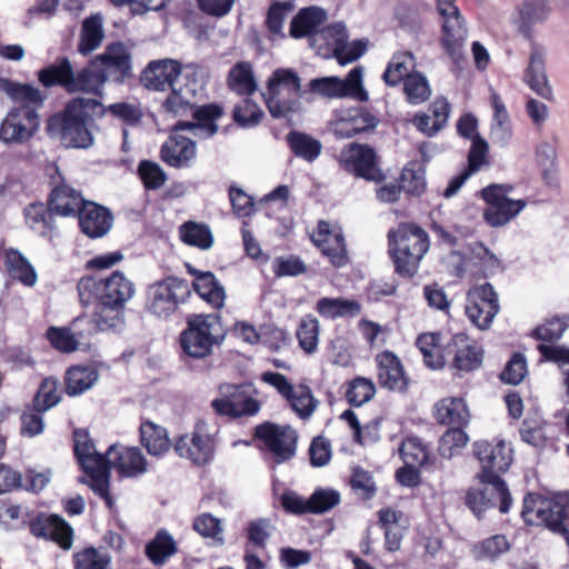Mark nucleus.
Listing matches in <instances>:
<instances>
[{
    "instance_id": "1",
    "label": "nucleus",
    "mask_w": 569,
    "mask_h": 569,
    "mask_svg": "<svg viewBox=\"0 0 569 569\" xmlns=\"http://www.w3.org/2000/svg\"><path fill=\"white\" fill-rule=\"evenodd\" d=\"M78 293L83 306L98 302V310L89 321L94 330L104 331L116 329L122 322V311L134 296L136 287L124 273L113 271L104 278L82 277L78 282Z\"/></svg>"
},
{
    "instance_id": "2",
    "label": "nucleus",
    "mask_w": 569,
    "mask_h": 569,
    "mask_svg": "<svg viewBox=\"0 0 569 569\" xmlns=\"http://www.w3.org/2000/svg\"><path fill=\"white\" fill-rule=\"evenodd\" d=\"M550 13L551 7L548 0H522L515 8L510 18L518 33L530 41L525 81L531 90L545 99H549L552 93L546 72L548 49L545 44L533 40V27L547 21Z\"/></svg>"
},
{
    "instance_id": "3",
    "label": "nucleus",
    "mask_w": 569,
    "mask_h": 569,
    "mask_svg": "<svg viewBox=\"0 0 569 569\" xmlns=\"http://www.w3.org/2000/svg\"><path fill=\"white\" fill-rule=\"evenodd\" d=\"M222 116V109L217 104L198 107L193 112L194 121H179L171 134L160 149L161 160L173 168L190 167L197 156L196 142L180 131H190L193 137L208 139L217 133L216 120Z\"/></svg>"
},
{
    "instance_id": "4",
    "label": "nucleus",
    "mask_w": 569,
    "mask_h": 569,
    "mask_svg": "<svg viewBox=\"0 0 569 569\" xmlns=\"http://www.w3.org/2000/svg\"><path fill=\"white\" fill-rule=\"evenodd\" d=\"M98 109H102V106L97 99L73 98L62 112L48 119L46 130L64 148L88 149L94 142L93 134L88 128V120L90 112L97 113Z\"/></svg>"
},
{
    "instance_id": "5",
    "label": "nucleus",
    "mask_w": 569,
    "mask_h": 569,
    "mask_svg": "<svg viewBox=\"0 0 569 569\" xmlns=\"http://www.w3.org/2000/svg\"><path fill=\"white\" fill-rule=\"evenodd\" d=\"M389 254L397 274L412 278L419 270L420 261L429 250L428 233L411 223H401L388 232Z\"/></svg>"
},
{
    "instance_id": "6",
    "label": "nucleus",
    "mask_w": 569,
    "mask_h": 569,
    "mask_svg": "<svg viewBox=\"0 0 569 569\" xmlns=\"http://www.w3.org/2000/svg\"><path fill=\"white\" fill-rule=\"evenodd\" d=\"M307 93L301 88V79L291 69H276L267 82L263 93L266 106L276 119H287L299 114L302 110L301 98Z\"/></svg>"
},
{
    "instance_id": "7",
    "label": "nucleus",
    "mask_w": 569,
    "mask_h": 569,
    "mask_svg": "<svg viewBox=\"0 0 569 569\" xmlns=\"http://www.w3.org/2000/svg\"><path fill=\"white\" fill-rule=\"evenodd\" d=\"M39 81L44 87L61 86L68 92H87L101 94L106 76L101 72L97 61L74 73L70 61L67 58L58 63L49 66L39 71Z\"/></svg>"
},
{
    "instance_id": "8",
    "label": "nucleus",
    "mask_w": 569,
    "mask_h": 569,
    "mask_svg": "<svg viewBox=\"0 0 569 569\" xmlns=\"http://www.w3.org/2000/svg\"><path fill=\"white\" fill-rule=\"evenodd\" d=\"M73 439L76 458L82 471L88 476V479L81 477L80 482L87 483L111 509L113 501L109 493L110 472L108 471L107 455H101L96 450L93 441L84 430H76Z\"/></svg>"
},
{
    "instance_id": "9",
    "label": "nucleus",
    "mask_w": 569,
    "mask_h": 569,
    "mask_svg": "<svg viewBox=\"0 0 569 569\" xmlns=\"http://www.w3.org/2000/svg\"><path fill=\"white\" fill-rule=\"evenodd\" d=\"M521 517L528 525H545L562 536L569 545V503L561 497H542L528 493L523 498Z\"/></svg>"
},
{
    "instance_id": "10",
    "label": "nucleus",
    "mask_w": 569,
    "mask_h": 569,
    "mask_svg": "<svg viewBox=\"0 0 569 569\" xmlns=\"http://www.w3.org/2000/svg\"><path fill=\"white\" fill-rule=\"evenodd\" d=\"M456 0H438L436 11L440 26L439 43L452 63L459 66L465 60L468 39V23Z\"/></svg>"
},
{
    "instance_id": "11",
    "label": "nucleus",
    "mask_w": 569,
    "mask_h": 569,
    "mask_svg": "<svg viewBox=\"0 0 569 569\" xmlns=\"http://www.w3.org/2000/svg\"><path fill=\"white\" fill-rule=\"evenodd\" d=\"M224 339L219 317L213 315H194L188 319V327L180 335L183 352L194 359H203L212 352L216 345Z\"/></svg>"
},
{
    "instance_id": "12",
    "label": "nucleus",
    "mask_w": 569,
    "mask_h": 569,
    "mask_svg": "<svg viewBox=\"0 0 569 569\" xmlns=\"http://www.w3.org/2000/svg\"><path fill=\"white\" fill-rule=\"evenodd\" d=\"M191 291L186 280L168 277L149 286L147 290V310L157 318L167 319L174 315L188 300Z\"/></svg>"
},
{
    "instance_id": "13",
    "label": "nucleus",
    "mask_w": 569,
    "mask_h": 569,
    "mask_svg": "<svg viewBox=\"0 0 569 569\" xmlns=\"http://www.w3.org/2000/svg\"><path fill=\"white\" fill-rule=\"evenodd\" d=\"M511 187L490 184L481 190V196L488 207L483 211L485 221L493 228L506 226L527 206L525 200H512L507 197Z\"/></svg>"
},
{
    "instance_id": "14",
    "label": "nucleus",
    "mask_w": 569,
    "mask_h": 569,
    "mask_svg": "<svg viewBox=\"0 0 569 569\" xmlns=\"http://www.w3.org/2000/svg\"><path fill=\"white\" fill-rule=\"evenodd\" d=\"M473 451L481 465V472L478 473L480 481L505 482L500 473L506 472L512 463V448L510 443L499 440L497 443L489 441H477Z\"/></svg>"
},
{
    "instance_id": "15",
    "label": "nucleus",
    "mask_w": 569,
    "mask_h": 569,
    "mask_svg": "<svg viewBox=\"0 0 569 569\" xmlns=\"http://www.w3.org/2000/svg\"><path fill=\"white\" fill-rule=\"evenodd\" d=\"M362 68L356 67L350 70L345 80L338 77L316 78L309 82L308 87L311 93L329 99L351 97L359 101H367L369 96L362 86Z\"/></svg>"
},
{
    "instance_id": "16",
    "label": "nucleus",
    "mask_w": 569,
    "mask_h": 569,
    "mask_svg": "<svg viewBox=\"0 0 569 569\" xmlns=\"http://www.w3.org/2000/svg\"><path fill=\"white\" fill-rule=\"evenodd\" d=\"M263 382L272 386L290 405V408L301 419H308L318 407V400L306 385H291L286 376L267 371L261 376Z\"/></svg>"
},
{
    "instance_id": "17",
    "label": "nucleus",
    "mask_w": 569,
    "mask_h": 569,
    "mask_svg": "<svg viewBox=\"0 0 569 569\" xmlns=\"http://www.w3.org/2000/svg\"><path fill=\"white\" fill-rule=\"evenodd\" d=\"M499 310L498 295L489 282L476 286L467 292L465 312L478 329L487 330Z\"/></svg>"
},
{
    "instance_id": "18",
    "label": "nucleus",
    "mask_w": 569,
    "mask_h": 569,
    "mask_svg": "<svg viewBox=\"0 0 569 569\" xmlns=\"http://www.w3.org/2000/svg\"><path fill=\"white\" fill-rule=\"evenodd\" d=\"M483 487L470 488L466 495V505L477 518L496 506L501 513H508L512 506V497L506 482L480 481Z\"/></svg>"
},
{
    "instance_id": "19",
    "label": "nucleus",
    "mask_w": 569,
    "mask_h": 569,
    "mask_svg": "<svg viewBox=\"0 0 569 569\" xmlns=\"http://www.w3.org/2000/svg\"><path fill=\"white\" fill-rule=\"evenodd\" d=\"M39 127V114L34 109L16 107L0 124V140L7 144H22L37 133Z\"/></svg>"
},
{
    "instance_id": "20",
    "label": "nucleus",
    "mask_w": 569,
    "mask_h": 569,
    "mask_svg": "<svg viewBox=\"0 0 569 569\" xmlns=\"http://www.w3.org/2000/svg\"><path fill=\"white\" fill-rule=\"evenodd\" d=\"M256 437L261 439L277 463L291 459L297 449V432L290 426L263 423L256 428Z\"/></svg>"
},
{
    "instance_id": "21",
    "label": "nucleus",
    "mask_w": 569,
    "mask_h": 569,
    "mask_svg": "<svg viewBox=\"0 0 569 569\" xmlns=\"http://www.w3.org/2000/svg\"><path fill=\"white\" fill-rule=\"evenodd\" d=\"M340 163L345 170L366 180L381 181L385 178L378 167L376 151L367 144H350L342 150Z\"/></svg>"
},
{
    "instance_id": "22",
    "label": "nucleus",
    "mask_w": 569,
    "mask_h": 569,
    "mask_svg": "<svg viewBox=\"0 0 569 569\" xmlns=\"http://www.w3.org/2000/svg\"><path fill=\"white\" fill-rule=\"evenodd\" d=\"M108 471L113 468L120 477L136 478L147 472L148 462L138 447L112 445L107 451Z\"/></svg>"
},
{
    "instance_id": "23",
    "label": "nucleus",
    "mask_w": 569,
    "mask_h": 569,
    "mask_svg": "<svg viewBox=\"0 0 569 569\" xmlns=\"http://www.w3.org/2000/svg\"><path fill=\"white\" fill-rule=\"evenodd\" d=\"M29 529L34 537L50 539L62 549L68 550L72 546L73 530L58 515L40 513L30 520Z\"/></svg>"
},
{
    "instance_id": "24",
    "label": "nucleus",
    "mask_w": 569,
    "mask_h": 569,
    "mask_svg": "<svg viewBox=\"0 0 569 569\" xmlns=\"http://www.w3.org/2000/svg\"><path fill=\"white\" fill-rule=\"evenodd\" d=\"M320 36L332 48L340 64L350 63L366 52V43L362 41L348 42L347 29L342 22L323 28Z\"/></svg>"
},
{
    "instance_id": "25",
    "label": "nucleus",
    "mask_w": 569,
    "mask_h": 569,
    "mask_svg": "<svg viewBox=\"0 0 569 569\" xmlns=\"http://www.w3.org/2000/svg\"><path fill=\"white\" fill-rule=\"evenodd\" d=\"M94 61L98 62L107 81L120 83L131 74V54L121 42L109 44Z\"/></svg>"
},
{
    "instance_id": "26",
    "label": "nucleus",
    "mask_w": 569,
    "mask_h": 569,
    "mask_svg": "<svg viewBox=\"0 0 569 569\" xmlns=\"http://www.w3.org/2000/svg\"><path fill=\"white\" fill-rule=\"evenodd\" d=\"M445 352L453 356V366L459 371L469 372L478 369L482 363L481 348L466 333L452 336Z\"/></svg>"
},
{
    "instance_id": "27",
    "label": "nucleus",
    "mask_w": 569,
    "mask_h": 569,
    "mask_svg": "<svg viewBox=\"0 0 569 569\" xmlns=\"http://www.w3.org/2000/svg\"><path fill=\"white\" fill-rule=\"evenodd\" d=\"M180 74L181 64L177 60H156L151 61L143 70L141 81L150 90L164 91L177 86Z\"/></svg>"
},
{
    "instance_id": "28",
    "label": "nucleus",
    "mask_w": 569,
    "mask_h": 569,
    "mask_svg": "<svg viewBox=\"0 0 569 569\" xmlns=\"http://www.w3.org/2000/svg\"><path fill=\"white\" fill-rule=\"evenodd\" d=\"M377 365V378L380 387L403 392L408 387V379L405 375L400 359L389 350H385L375 357Z\"/></svg>"
},
{
    "instance_id": "29",
    "label": "nucleus",
    "mask_w": 569,
    "mask_h": 569,
    "mask_svg": "<svg viewBox=\"0 0 569 569\" xmlns=\"http://www.w3.org/2000/svg\"><path fill=\"white\" fill-rule=\"evenodd\" d=\"M213 449L214 443L211 436L199 429L191 435L181 436L174 445V450L181 458L189 459L199 466L206 465L212 459Z\"/></svg>"
},
{
    "instance_id": "30",
    "label": "nucleus",
    "mask_w": 569,
    "mask_h": 569,
    "mask_svg": "<svg viewBox=\"0 0 569 569\" xmlns=\"http://www.w3.org/2000/svg\"><path fill=\"white\" fill-rule=\"evenodd\" d=\"M312 240L327 256L335 267H342L348 262L343 234L340 230H331L328 222L320 221Z\"/></svg>"
},
{
    "instance_id": "31",
    "label": "nucleus",
    "mask_w": 569,
    "mask_h": 569,
    "mask_svg": "<svg viewBox=\"0 0 569 569\" xmlns=\"http://www.w3.org/2000/svg\"><path fill=\"white\" fill-rule=\"evenodd\" d=\"M78 217L81 231L92 239L106 236L113 223L109 209L90 201L83 204Z\"/></svg>"
},
{
    "instance_id": "32",
    "label": "nucleus",
    "mask_w": 569,
    "mask_h": 569,
    "mask_svg": "<svg viewBox=\"0 0 569 569\" xmlns=\"http://www.w3.org/2000/svg\"><path fill=\"white\" fill-rule=\"evenodd\" d=\"M327 20V12L319 7L301 9L291 20L289 34L295 39L312 38L321 34V27Z\"/></svg>"
},
{
    "instance_id": "33",
    "label": "nucleus",
    "mask_w": 569,
    "mask_h": 569,
    "mask_svg": "<svg viewBox=\"0 0 569 569\" xmlns=\"http://www.w3.org/2000/svg\"><path fill=\"white\" fill-rule=\"evenodd\" d=\"M48 202L50 210L60 217L79 216L87 203L80 192L64 183L52 189Z\"/></svg>"
},
{
    "instance_id": "34",
    "label": "nucleus",
    "mask_w": 569,
    "mask_h": 569,
    "mask_svg": "<svg viewBox=\"0 0 569 569\" xmlns=\"http://www.w3.org/2000/svg\"><path fill=\"white\" fill-rule=\"evenodd\" d=\"M189 273L194 276L193 288L196 292L209 305L220 309L224 305V288L210 271H199L188 266Z\"/></svg>"
},
{
    "instance_id": "35",
    "label": "nucleus",
    "mask_w": 569,
    "mask_h": 569,
    "mask_svg": "<svg viewBox=\"0 0 569 569\" xmlns=\"http://www.w3.org/2000/svg\"><path fill=\"white\" fill-rule=\"evenodd\" d=\"M490 103L493 110L490 124V139L493 144L506 147L512 137L510 117L506 104L495 91L491 92Z\"/></svg>"
},
{
    "instance_id": "36",
    "label": "nucleus",
    "mask_w": 569,
    "mask_h": 569,
    "mask_svg": "<svg viewBox=\"0 0 569 569\" xmlns=\"http://www.w3.org/2000/svg\"><path fill=\"white\" fill-rule=\"evenodd\" d=\"M435 417L441 425L466 427L470 412L463 399L445 398L435 405Z\"/></svg>"
},
{
    "instance_id": "37",
    "label": "nucleus",
    "mask_w": 569,
    "mask_h": 569,
    "mask_svg": "<svg viewBox=\"0 0 569 569\" xmlns=\"http://www.w3.org/2000/svg\"><path fill=\"white\" fill-rule=\"evenodd\" d=\"M104 39L103 17L100 13L87 17L81 24L78 51L89 54L97 50Z\"/></svg>"
},
{
    "instance_id": "38",
    "label": "nucleus",
    "mask_w": 569,
    "mask_h": 569,
    "mask_svg": "<svg viewBox=\"0 0 569 569\" xmlns=\"http://www.w3.org/2000/svg\"><path fill=\"white\" fill-rule=\"evenodd\" d=\"M316 310L326 319L353 318L360 315L361 305L352 299L325 297L317 301Z\"/></svg>"
},
{
    "instance_id": "39",
    "label": "nucleus",
    "mask_w": 569,
    "mask_h": 569,
    "mask_svg": "<svg viewBox=\"0 0 569 569\" xmlns=\"http://www.w3.org/2000/svg\"><path fill=\"white\" fill-rule=\"evenodd\" d=\"M99 379V372L93 366H73L66 372V392L74 397L92 388Z\"/></svg>"
},
{
    "instance_id": "40",
    "label": "nucleus",
    "mask_w": 569,
    "mask_h": 569,
    "mask_svg": "<svg viewBox=\"0 0 569 569\" xmlns=\"http://www.w3.org/2000/svg\"><path fill=\"white\" fill-rule=\"evenodd\" d=\"M416 68V57L410 51H399L393 53L382 74L386 84L390 87L398 86L410 76Z\"/></svg>"
},
{
    "instance_id": "41",
    "label": "nucleus",
    "mask_w": 569,
    "mask_h": 569,
    "mask_svg": "<svg viewBox=\"0 0 569 569\" xmlns=\"http://www.w3.org/2000/svg\"><path fill=\"white\" fill-rule=\"evenodd\" d=\"M140 440L151 456L161 457L170 449V439L167 430L151 421L141 423Z\"/></svg>"
},
{
    "instance_id": "42",
    "label": "nucleus",
    "mask_w": 569,
    "mask_h": 569,
    "mask_svg": "<svg viewBox=\"0 0 569 569\" xmlns=\"http://www.w3.org/2000/svg\"><path fill=\"white\" fill-rule=\"evenodd\" d=\"M468 253L472 261L473 276H482L485 278L496 273L500 269V260L483 243H468Z\"/></svg>"
},
{
    "instance_id": "43",
    "label": "nucleus",
    "mask_w": 569,
    "mask_h": 569,
    "mask_svg": "<svg viewBox=\"0 0 569 569\" xmlns=\"http://www.w3.org/2000/svg\"><path fill=\"white\" fill-rule=\"evenodd\" d=\"M177 550L173 537L166 529L158 530L153 539L146 545V555L154 566L164 565Z\"/></svg>"
},
{
    "instance_id": "44",
    "label": "nucleus",
    "mask_w": 569,
    "mask_h": 569,
    "mask_svg": "<svg viewBox=\"0 0 569 569\" xmlns=\"http://www.w3.org/2000/svg\"><path fill=\"white\" fill-rule=\"evenodd\" d=\"M0 91L7 93L12 101L20 103V107H29L36 110L43 102L41 92L30 86L13 82L9 79H0Z\"/></svg>"
},
{
    "instance_id": "45",
    "label": "nucleus",
    "mask_w": 569,
    "mask_h": 569,
    "mask_svg": "<svg viewBox=\"0 0 569 569\" xmlns=\"http://www.w3.org/2000/svg\"><path fill=\"white\" fill-rule=\"evenodd\" d=\"M54 212L50 210V206L44 203H31L24 209L26 223L36 233L43 237L54 230Z\"/></svg>"
},
{
    "instance_id": "46",
    "label": "nucleus",
    "mask_w": 569,
    "mask_h": 569,
    "mask_svg": "<svg viewBox=\"0 0 569 569\" xmlns=\"http://www.w3.org/2000/svg\"><path fill=\"white\" fill-rule=\"evenodd\" d=\"M228 86L240 96L253 93L257 90V82L251 64L249 62L236 63L229 71Z\"/></svg>"
},
{
    "instance_id": "47",
    "label": "nucleus",
    "mask_w": 569,
    "mask_h": 569,
    "mask_svg": "<svg viewBox=\"0 0 569 569\" xmlns=\"http://www.w3.org/2000/svg\"><path fill=\"white\" fill-rule=\"evenodd\" d=\"M196 96V89L186 84L184 87L171 89V93L163 101L162 107L167 112L172 113L173 116H186L189 111L192 113L197 110H193L194 101L193 98Z\"/></svg>"
},
{
    "instance_id": "48",
    "label": "nucleus",
    "mask_w": 569,
    "mask_h": 569,
    "mask_svg": "<svg viewBox=\"0 0 569 569\" xmlns=\"http://www.w3.org/2000/svg\"><path fill=\"white\" fill-rule=\"evenodd\" d=\"M287 141L295 156L309 162L315 161L322 149L319 140L298 131L289 132Z\"/></svg>"
},
{
    "instance_id": "49",
    "label": "nucleus",
    "mask_w": 569,
    "mask_h": 569,
    "mask_svg": "<svg viewBox=\"0 0 569 569\" xmlns=\"http://www.w3.org/2000/svg\"><path fill=\"white\" fill-rule=\"evenodd\" d=\"M181 240L201 250H208L213 244V236L207 224L189 221L180 227Z\"/></svg>"
},
{
    "instance_id": "50",
    "label": "nucleus",
    "mask_w": 569,
    "mask_h": 569,
    "mask_svg": "<svg viewBox=\"0 0 569 569\" xmlns=\"http://www.w3.org/2000/svg\"><path fill=\"white\" fill-rule=\"evenodd\" d=\"M402 82L406 100L410 104H421L430 98L431 88L427 77L422 72H412Z\"/></svg>"
},
{
    "instance_id": "51",
    "label": "nucleus",
    "mask_w": 569,
    "mask_h": 569,
    "mask_svg": "<svg viewBox=\"0 0 569 569\" xmlns=\"http://www.w3.org/2000/svg\"><path fill=\"white\" fill-rule=\"evenodd\" d=\"M6 261L9 272L14 279H18L28 287H32L36 283V270L18 250H9L6 254Z\"/></svg>"
},
{
    "instance_id": "52",
    "label": "nucleus",
    "mask_w": 569,
    "mask_h": 569,
    "mask_svg": "<svg viewBox=\"0 0 569 569\" xmlns=\"http://www.w3.org/2000/svg\"><path fill=\"white\" fill-rule=\"evenodd\" d=\"M399 452L406 466L423 467L429 461V450L417 437L405 439Z\"/></svg>"
},
{
    "instance_id": "53",
    "label": "nucleus",
    "mask_w": 569,
    "mask_h": 569,
    "mask_svg": "<svg viewBox=\"0 0 569 569\" xmlns=\"http://www.w3.org/2000/svg\"><path fill=\"white\" fill-rule=\"evenodd\" d=\"M319 321L307 315L301 318L296 336L299 341V346L307 352L312 353L316 351L319 342Z\"/></svg>"
},
{
    "instance_id": "54",
    "label": "nucleus",
    "mask_w": 569,
    "mask_h": 569,
    "mask_svg": "<svg viewBox=\"0 0 569 569\" xmlns=\"http://www.w3.org/2000/svg\"><path fill=\"white\" fill-rule=\"evenodd\" d=\"M137 171L146 190H158L168 180L167 173L161 166L151 160H141Z\"/></svg>"
},
{
    "instance_id": "55",
    "label": "nucleus",
    "mask_w": 569,
    "mask_h": 569,
    "mask_svg": "<svg viewBox=\"0 0 569 569\" xmlns=\"http://www.w3.org/2000/svg\"><path fill=\"white\" fill-rule=\"evenodd\" d=\"M81 332H72L69 328L50 327L47 331V338L51 346L61 352H72L77 350Z\"/></svg>"
},
{
    "instance_id": "56",
    "label": "nucleus",
    "mask_w": 569,
    "mask_h": 569,
    "mask_svg": "<svg viewBox=\"0 0 569 569\" xmlns=\"http://www.w3.org/2000/svg\"><path fill=\"white\" fill-rule=\"evenodd\" d=\"M110 557L92 547L73 555L74 569H110Z\"/></svg>"
},
{
    "instance_id": "57",
    "label": "nucleus",
    "mask_w": 569,
    "mask_h": 569,
    "mask_svg": "<svg viewBox=\"0 0 569 569\" xmlns=\"http://www.w3.org/2000/svg\"><path fill=\"white\" fill-rule=\"evenodd\" d=\"M468 441L469 437L465 432L463 427L453 426L447 430L440 439V455L446 458H451L459 450L465 448Z\"/></svg>"
},
{
    "instance_id": "58",
    "label": "nucleus",
    "mask_w": 569,
    "mask_h": 569,
    "mask_svg": "<svg viewBox=\"0 0 569 569\" xmlns=\"http://www.w3.org/2000/svg\"><path fill=\"white\" fill-rule=\"evenodd\" d=\"M510 543L506 536L495 535L482 540L475 547L476 558L479 560H493L502 553L507 552Z\"/></svg>"
},
{
    "instance_id": "59",
    "label": "nucleus",
    "mask_w": 569,
    "mask_h": 569,
    "mask_svg": "<svg viewBox=\"0 0 569 569\" xmlns=\"http://www.w3.org/2000/svg\"><path fill=\"white\" fill-rule=\"evenodd\" d=\"M443 263L449 269L450 273L456 277H462L467 272L472 271V261L468 253V243L458 249H450L443 258Z\"/></svg>"
},
{
    "instance_id": "60",
    "label": "nucleus",
    "mask_w": 569,
    "mask_h": 569,
    "mask_svg": "<svg viewBox=\"0 0 569 569\" xmlns=\"http://www.w3.org/2000/svg\"><path fill=\"white\" fill-rule=\"evenodd\" d=\"M59 401L58 380L51 377L43 379L34 396L33 406L42 411H47L58 405Z\"/></svg>"
},
{
    "instance_id": "61",
    "label": "nucleus",
    "mask_w": 569,
    "mask_h": 569,
    "mask_svg": "<svg viewBox=\"0 0 569 569\" xmlns=\"http://www.w3.org/2000/svg\"><path fill=\"white\" fill-rule=\"evenodd\" d=\"M568 327V316L552 317L538 326L533 331V336L542 341H555L562 337Z\"/></svg>"
},
{
    "instance_id": "62",
    "label": "nucleus",
    "mask_w": 569,
    "mask_h": 569,
    "mask_svg": "<svg viewBox=\"0 0 569 569\" xmlns=\"http://www.w3.org/2000/svg\"><path fill=\"white\" fill-rule=\"evenodd\" d=\"M43 412L44 411L36 408V406L28 407L23 410L20 417V432L23 437L33 438L43 432Z\"/></svg>"
},
{
    "instance_id": "63",
    "label": "nucleus",
    "mask_w": 569,
    "mask_h": 569,
    "mask_svg": "<svg viewBox=\"0 0 569 569\" xmlns=\"http://www.w3.org/2000/svg\"><path fill=\"white\" fill-rule=\"evenodd\" d=\"M401 190L410 194H420L425 190V172L416 163L403 168L400 177Z\"/></svg>"
},
{
    "instance_id": "64",
    "label": "nucleus",
    "mask_w": 569,
    "mask_h": 569,
    "mask_svg": "<svg viewBox=\"0 0 569 569\" xmlns=\"http://www.w3.org/2000/svg\"><path fill=\"white\" fill-rule=\"evenodd\" d=\"M263 116L260 107L250 99H243L233 109V119L242 127L258 124Z\"/></svg>"
}]
</instances>
